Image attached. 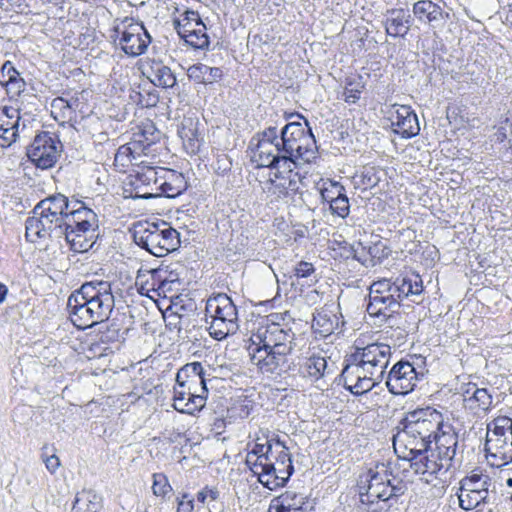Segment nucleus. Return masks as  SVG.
Returning <instances> with one entry per match:
<instances>
[{"instance_id": "14", "label": "nucleus", "mask_w": 512, "mask_h": 512, "mask_svg": "<svg viewBox=\"0 0 512 512\" xmlns=\"http://www.w3.org/2000/svg\"><path fill=\"white\" fill-rule=\"evenodd\" d=\"M295 163L269 169L268 179L263 182L262 189L269 196L277 200L295 195L300 188L301 176L295 170Z\"/></svg>"}, {"instance_id": "25", "label": "nucleus", "mask_w": 512, "mask_h": 512, "mask_svg": "<svg viewBox=\"0 0 512 512\" xmlns=\"http://www.w3.org/2000/svg\"><path fill=\"white\" fill-rule=\"evenodd\" d=\"M20 112L5 107L0 113V146L9 147L16 142L19 131Z\"/></svg>"}, {"instance_id": "24", "label": "nucleus", "mask_w": 512, "mask_h": 512, "mask_svg": "<svg viewBox=\"0 0 512 512\" xmlns=\"http://www.w3.org/2000/svg\"><path fill=\"white\" fill-rule=\"evenodd\" d=\"M199 119L192 116H184L178 125V135L188 153L196 154L201 146L202 136L199 132Z\"/></svg>"}, {"instance_id": "12", "label": "nucleus", "mask_w": 512, "mask_h": 512, "mask_svg": "<svg viewBox=\"0 0 512 512\" xmlns=\"http://www.w3.org/2000/svg\"><path fill=\"white\" fill-rule=\"evenodd\" d=\"M134 242L156 257H162L179 245V233L166 223L139 224L133 233Z\"/></svg>"}, {"instance_id": "43", "label": "nucleus", "mask_w": 512, "mask_h": 512, "mask_svg": "<svg viewBox=\"0 0 512 512\" xmlns=\"http://www.w3.org/2000/svg\"><path fill=\"white\" fill-rule=\"evenodd\" d=\"M201 27L193 30H183L185 36V42L195 49H207L209 46V37L206 33V26L200 25Z\"/></svg>"}, {"instance_id": "4", "label": "nucleus", "mask_w": 512, "mask_h": 512, "mask_svg": "<svg viewBox=\"0 0 512 512\" xmlns=\"http://www.w3.org/2000/svg\"><path fill=\"white\" fill-rule=\"evenodd\" d=\"M114 306L112 285L108 281L86 282L67 301L71 322L82 330L108 320Z\"/></svg>"}, {"instance_id": "16", "label": "nucleus", "mask_w": 512, "mask_h": 512, "mask_svg": "<svg viewBox=\"0 0 512 512\" xmlns=\"http://www.w3.org/2000/svg\"><path fill=\"white\" fill-rule=\"evenodd\" d=\"M62 148L61 142L50 132L37 134L28 148L29 159L41 169H49L55 165Z\"/></svg>"}, {"instance_id": "45", "label": "nucleus", "mask_w": 512, "mask_h": 512, "mask_svg": "<svg viewBox=\"0 0 512 512\" xmlns=\"http://www.w3.org/2000/svg\"><path fill=\"white\" fill-rule=\"evenodd\" d=\"M346 191L345 187L339 182L330 181L328 185H324L321 189V198L323 202L328 204L336 200L340 195Z\"/></svg>"}, {"instance_id": "20", "label": "nucleus", "mask_w": 512, "mask_h": 512, "mask_svg": "<svg viewBox=\"0 0 512 512\" xmlns=\"http://www.w3.org/2000/svg\"><path fill=\"white\" fill-rule=\"evenodd\" d=\"M168 273V266L163 265L150 270L141 268L136 276L140 294L153 298V295L149 294L153 292L157 296H161L162 293H165L166 286L173 282L168 278Z\"/></svg>"}, {"instance_id": "11", "label": "nucleus", "mask_w": 512, "mask_h": 512, "mask_svg": "<svg viewBox=\"0 0 512 512\" xmlns=\"http://www.w3.org/2000/svg\"><path fill=\"white\" fill-rule=\"evenodd\" d=\"M512 419L495 418L487 425L486 458L491 466L502 467L512 462Z\"/></svg>"}, {"instance_id": "34", "label": "nucleus", "mask_w": 512, "mask_h": 512, "mask_svg": "<svg viewBox=\"0 0 512 512\" xmlns=\"http://www.w3.org/2000/svg\"><path fill=\"white\" fill-rule=\"evenodd\" d=\"M275 446L279 447L280 450L275 454L273 452V458L270 462L277 469L278 474L283 476L287 481L294 473V466L292 463V457L289 449L285 446L284 442L280 439L275 440Z\"/></svg>"}, {"instance_id": "39", "label": "nucleus", "mask_w": 512, "mask_h": 512, "mask_svg": "<svg viewBox=\"0 0 512 512\" xmlns=\"http://www.w3.org/2000/svg\"><path fill=\"white\" fill-rule=\"evenodd\" d=\"M70 207L71 203L69 202L68 198L60 193L48 196L47 198L37 203L35 206L37 211H41V213L49 210L59 215H66Z\"/></svg>"}, {"instance_id": "2", "label": "nucleus", "mask_w": 512, "mask_h": 512, "mask_svg": "<svg viewBox=\"0 0 512 512\" xmlns=\"http://www.w3.org/2000/svg\"><path fill=\"white\" fill-rule=\"evenodd\" d=\"M444 417L438 410L425 407L408 412L399 422L393 436V447L398 456L413 463L419 454L429 453L432 439L441 430Z\"/></svg>"}, {"instance_id": "57", "label": "nucleus", "mask_w": 512, "mask_h": 512, "mask_svg": "<svg viewBox=\"0 0 512 512\" xmlns=\"http://www.w3.org/2000/svg\"><path fill=\"white\" fill-rule=\"evenodd\" d=\"M184 21L185 22H189V25H191V22L194 21L195 24L197 26H200V25H203L204 23L202 22L198 12L196 11H192V10H187L185 12V18H184Z\"/></svg>"}, {"instance_id": "9", "label": "nucleus", "mask_w": 512, "mask_h": 512, "mask_svg": "<svg viewBox=\"0 0 512 512\" xmlns=\"http://www.w3.org/2000/svg\"><path fill=\"white\" fill-rule=\"evenodd\" d=\"M205 321L209 325L210 336L216 340H223L239 329L236 305L224 293H219L207 300Z\"/></svg>"}, {"instance_id": "31", "label": "nucleus", "mask_w": 512, "mask_h": 512, "mask_svg": "<svg viewBox=\"0 0 512 512\" xmlns=\"http://www.w3.org/2000/svg\"><path fill=\"white\" fill-rule=\"evenodd\" d=\"M304 131L305 128L302 123L290 122L287 123L279 133L280 147H282L284 155L289 158L290 163L293 162L298 140H300Z\"/></svg>"}, {"instance_id": "59", "label": "nucleus", "mask_w": 512, "mask_h": 512, "mask_svg": "<svg viewBox=\"0 0 512 512\" xmlns=\"http://www.w3.org/2000/svg\"><path fill=\"white\" fill-rule=\"evenodd\" d=\"M174 27L178 33V35L185 40V36L183 34V30H193L189 22L181 23L180 20H174Z\"/></svg>"}, {"instance_id": "55", "label": "nucleus", "mask_w": 512, "mask_h": 512, "mask_svg": "<svg viewBox=\"0 0 512 512\" xmlns=\"http://www.w3.org/2000/svg\"><path fill=\"white\" fill-rule=\"evenodd\" d=\"M386 247L381 242L374 244L369 247V254L372 258L381 259L382 257L388 256V252L385 251Z\"/></svg>"}, {"instance_id": "63", "label": "nucleus", "mask_w": 512, "mask_h": 512, "mask_svg": "<svg viewBox=\"0 0 512 512\" xmlns=\"http://www.w3.org/2000/svg\"><path fill=\"white\" fill-rule=\"evenodd\" d=\"M506 19L512 25V3L509 4V10L507 12Z\"/></svg>"}, {"instance_id": "35", "label": "nucleus", "mask_w": 512, "mask_h": 512, "mask_svg": "<svg viewBox=\"0 0 512 512\" xmlns=\"http://www.w3.org/2000/svg\"><path fill=\"white\" fill-rule=\"evenodd\" d=\"M101 497L91 489H83L75 496L71 512H98Z\"/></svg>"}, {"instance_id": "27", "label": "nucleus", "mask_w": 512, "mask_h": 512, "mask_svg": "<svg viewBox=\"0 0 512 512\" xmlns=\"http://www.w3.org/2000/svg\"><path fill=\"white\" fill-rule=\"evenodd\" d=\"M250 471L257 477L258 482L263 487L271 491L284 487L288 482L283 476L278 474L277 469L270 460L264 463H254Z\"/></svg>"}, {"instance_id": "22", "label": "nucleus", "mask_w": 512, "mask_h": 512, "mask_svg": "<svg viewBox=\"0 0 512 512\" xmlns=\"http://www.w3.org/2000/svg\"><path fill=\"white\" fill-rule=\"evenodd\" d=\"M312 509L306 496L286 491L271 500L268 512H310Z\"/></svg>"}, {"instance_id": "13", "label": "nucleus", "mask_w": 512, "mask_h": 512, "mask_svg": "<svg viewBox=\"0 0 512 512\" xmlns=\"http://www.w3.org/2000/svg\"><path fill=\"white\" fill-rule=\"evenodd\" d=\"M251 145H254L253 161L259 167L272 168L285 166L290 163L288 157L284 155L279 133L276 127L270 126L261 132H258L251 140Z\"/></svg>"}, {"instance_id": "10", "label": "nucleus", "mask_w": 512, "mask_h": 512, "mask_svg": "<svg viewBox=\"0 0 512 512\" xmlns=\"http://www.w3.org/2000/svg\"><path fill=\"white\" fill-rule=\"evenodd\" d=\"M400 294L398 286L389 279L372 283L369 291L367 313L374 318V324L381 326L388 323L392 326L394 314L400 309Z\"/></svg>"}, {"instance_id": "60", "label": "nucleus", "mask_w": 512, "mask_h": 512, "mask_svg": "<svg viewBox=\"0 0 512 512\" xmlns=\"http://www.w3.org/2000/svg\"><path fill=\"white\" fill-rule=\"evenodd\" d=\"M119 332H120V329L117 328V325L113 323L107 330V334L111 333L112 335L111 336L107 335L106 337L111 340H118V338L120 336Z\"/></svg>"}, {"instance_id": "18", "label": "nucleus", "mask_w": 512, "mask_h": 512, "mask_svg": "<svg viewBox=\"0 0 512 512\" xmlns=\"http://www.w3.org/2000/svg\"><path fill=\"white\" fill-rule=\"evenodd\" d=\"M418 373L409 361H399L387 375L388 390L395 395H406L414 390L418 381Z\"/></svg>"}, {"instance_id": "54", "label": "nucleus", "mask_w": 512, "mask_h": 512, "mask_svg": "<svg viewBox=\"0 0 512 512\" xmlns=\"http://www.w3.org/2000/svg\"><path fill=\"white\" fill-rule=\"evenodd\" d=\"M294 271L298 278H307L314 273L315 269L311 263L301 261L296 265Z\"/></svg>"}, {"instance_id": "1", "label": "nucleus", "mask_w": 512, "mask_h": 512, "mask_svg": "<svg viewBox=\"0 0 512 512\" xmlns=\"http://www.w3.org/2000/svg\"><path fill=\"white\" fill-rule=\"evenodd\" d=\"M296 341L292 328L267 318L250 336L248 351L263 374L281 375L289 368L287 357L293 353Z\"/></svg>"}, {"instance_id": "37", "label": "nucleus", "mask_w": 512, "mask_h": 512, "mask_svg": "<svg viewBox=\"0 0 512 512\" xmlns=\"http://www.w3.org/2000/svg\"><path fill=\"white\" fill-rule=\"evenodd\" d=\"M296 148L293 156V163L295 164L297 160L310 162L315 157L316 141L310 129L304 131Z\"/></svg>"}, {"instance_id": "42", "label": "nucleus", "mask_w": 512, "mask_h": 512, "mask_svg": "<svg viewBox=\"0 0 512 512\" xmlns=\"http://www.w3.org/2000/svg\"><path fill=\"white\" fill-rule=\"evenodd\" d=\"M398 286L401 300L410 295H420L423 291L422 280L419 275L397 278L394 282Z\"/></svg>"}, {"instance_id": "5", "label": "nucleus", "mask_w": 512, "mask_h": 512, "mask_svg": "<svg viewBox=\"0 0 512 512\" xmlns=\"http://www.w3.org/2000/svg\"><path fill=\"white\" fill-rule=\"evenodd\" d=\"M32 216L25 222V236L30 242H38L40 239H50L59 241L64 239L70 245V249L76 253H83L89 250V245L85 240L73 234V231H67L66 215H59L46 210L43 213L33 208Z\"/></svg>"}, {"instance_id": "3", "label": "nucleus", "mask_w": 512, "mask_h": 512, "mask_svg": "<svg viewBox=\"0 0 512 512\" xmlns=\"http://www.w3.org/2000/svg\"><path fill=\"white\" fill-rule=\"evenodd\" d=\"M391 355L390 345L382 342L357 347L341 373L344 387L354 395L372 390L384 379Z\"/></svg>"}, {"instance_id": "48", "label": "nucleus", "mask_w": 512, "mask_h": 512, "mask_svg": "<svg viewBox=\"0 0 512 512\" xmlns=\"http://www.w3.org/2000/svg\"><path fill=\"white\" fill-rule=\"evenodd\" d=\"M220 498V491L216 486H204L196 494V500L201 504L217 501Z\"/></svg>"}, {"instance_id": "49", "label": "nucleus", "mask_w": 512, "mask_h": 512, "mask_svg": "<svg viewBox=\"0 0 512 512\" xmlns=\"http://www.w3.org/2000/svg\"><path fill=\"white\" fill-rule=\"evenodd\" d=\"M2 86L6 88L7 93L11 97H17L25 90L26 83L24 79L20 77V74H18L11 80L6 81Z\"/></svg>"}, {"instance_id": "51", "label": "nucleus", "mask_w": 512, "mask_h": 512, "mask_svg": "<svg viewBox=\"0 0 512 512\" xmlns=\"http://www.w3.org/2000/svg\"><path fill=\"white\" fill-rule=\"evenodd\" d=\"M195 508L194 499L188 493H183L181 498L177 499L176 512H193Z\"/></svg>"}, {"instance_id": "7", "label": "nucleus", "mask_w": 512, "mask_h": 512, "mask_svg": "<svg viewBox=\"0 0 512 512\" xmlns=\"http://www.w3.org/2000/svg\"><path fill=\"white\" fill-rule=\"evenodd\" d=\"M457 497L463 510H491L497 504L498 492L496 481L482 470H474L459 482Z\"/></svg>"}, {"instance_id": "40", "label": "nucleus", "mask_w": 512, "mask_h": 512, "mask_svg": "<svg viewBox=\"0 0 512 512\" xmlns=\"http://www.w3.org/2000/svg\"><path fill=\"white\" fill-rule=\"evenodd\" d=\"M328 366L324 356L311 355L301 367L303 377H308L312 381L319 380L326 373Z\"/></svg>"}, {"instance_id": "6", "label": "nucleus", "mask_w": 512, "mask_h": 512, "mask_svg": "<svg viewBox=\"0 0 512 512\" xmlns=\"http://www.w3.org/2000/svg\"><path fill=\"white\" fill-rule=\"evenodd\" d=\"M433 440L436 445V453L419 454L418 461L413 463V470L416 474L436 475L443 471L446 473L455 465L461 464L458 454V434L454 427L448 423H442L441 430L435 434Z\"/></svg>"}, {"instance_id": "46", "label": "nucleus", "mask_w": 512, "mask_h": 512, "mask_svg": "<svg viewBox=\"0 0 512 512\" xmlns=\"http://www.w3.org/2000/svg\"><path fill=\"white\" fill-rule=\"evenodd\" d=\"M329 209L333 215L342 219H345L349 215L350 203L346 195V191L343 195H340L336 200L329 204Z\"/></svg>"}, {"instance_id": "61", "label": "nucleus", "mask_w": 512, "mask_h": 512, "mask_svg": "<svg viewBox=\"0 0 512 512\" xmlns=\"http://www.w3.org/2000/svg\"><path fill=\"white\" fill-rule=\"evenodd\" d=\"M9 5L12 7V9L15 12H23L24 8L27 6L24 3V0H14L13 4H9Z\"/></svg>"}, {"instance_id": "28", "label": "nucleus", "mask_w": 512, "mask_h": 512, "mask_svg": "<svg viewBox=\"0 0 512 512\" xmlns=\"http://www.w3.org/2000/svg\"><path fill=\"white\" fill-rule=\"evenodd\" d=\"M384 25L389 36L404 37L410 30L411 15L403 8L389 9L385 14Z\"/></svg>"}, {"instance_id": "58", "label": "nucleus", "mask_w": 512, "mask_h": 512, "mask_svg": "<svg viewBox=\"0 0 512 512\" xmlns=\"http://www.w3.org/2000/svg\"><path fill=\"white\" fill-rule=\"evenodd\" d=\"M176 384L177 385L175 387L179 388H185L187 384L188 386L192 385V382L188 376L186 374H182V369H180L176 374Z\"/></svg>"}, {"instance_id": "64", "label": "nucleus", "mask_w": 512, "mask_h": 512, "mask_svg": "<svg viewBox=\"0 0 512 512\" xmlns=\"http://www.w3.org/2000/svg\"><path fill=\"white\" fill-rule=\"evenodd\" d=\"M506 485H507L508 487L512 488V477H510V478H508V479L506 480Z\"/></svg>"}, {"instance_id": "62", "label": "nucleus", "mask_w": 512, "mask_h": 512, "mask_svg": "<svg viewBox=\"0 0 512 512\" xmlns=\"http://www.w3.org/2000/svg\"><path fill=\"white\" fill-rule=\"evenodd\" d=\"M8 295V288L5 284L0 282V305L4 303Z\"/></svg>"}, {"instance_id": "56", "label": "nucleus", "mask_w": 512, "mask_h": 512, "mask_svg": "<svg viewBox=\"0 0 512 512\" xmlns=\"http://www.w3.org/2000/svg\"><path fill=\"white\" fill-rule=\"evenodd\" d=\"M44 462H45L46 468L51 473H54L60 465L59 458L56 455H51V456L47 457L44 460Z\"/></svg>"}, {"instance_id": "29", "label": "nucleus", "mask_w": 512, "mask_h": 512, "mask_svg": "<svg viewBox=\"0 0 512 512\" xmlns=\"http://www.w3.org/2000/svg\"><path fill=\"white\" fill-rule=\"evenodd\" d=\"M169 174V177H157V171L154 168H149L145 177L147 180H154L155 184L159 185L161 192L168 198H173L181 194L185 189V181L182 175L172 172L164 171Z\"/></svg>"}, {"instance_id": "53", "label": "nucleus", "mask_w": 512, "mask_h": 512, "mask_svg": "<svg viewBox=\"0 0 512 512\" xmlns=\"http://www.w3.org/2000/svg\"><path fill=\"white\" fill-rule=\"evenodd\" d=\"M77 102L78 100L77 99H70V100H66L62 97H58V98H55L52 102V107L53 108H58L60 110L63 111V115L65 116L66 115V110L67 111H71L74 106L77 105Z\"/></svg>"}, {"instance_id": "19", "label": "nucleus", "mask_w": 512, "mask_h": 512, "mask_svg": "<svg viewBox=\"0 0 512 512\" xmlns=\"http://www.w3.org/2000/svg\"><path fill=\"white\" fill-rule=\"evenodd\" d=\"M114 33L120 34L119 45L130 56L143 54L151 42V37L142 24L130 22L123 30L115 28Z\"/></svg>"}, {"instance_id": "44", "label": "nucleus", "mask_w": 512, "mask_h": 512, "mask_svg": "<svg viewBox=\"0 0 512 512\" xmlns=\"http://www.w3.org/2000/svg\"><path fill=\"white\" fill-rule=\"evenodd\" d=\"M182 374H186L192 384H200L203 393H208L204 377V368L199 362L188 363L182 368Z\"/></svg>"}, {"instance_id": "41", "label": "nucleus", "mask_w": 512, "mask_h": 512, "mask_svg": "<svg viewBox=\"0 0 512 512\" xmlns=\"http://www.w3.org/2000/svg\"><path fill=\"white\" fill-rule=\"evenodd\" d=\"M151 82L158 87L171 88L176 84V77L168 66L156 63L151 67Z\"/></svg>"}, {"instance_id": "32", "label": "nucleus", "mask_w": 512, "mask_h": 512, "mask_svg": "<svg viewBox=\"0 0 512 512\" xmlns=\"http://www.w3.org/2000/svg\"><path fill=\"white\" fill-rule=\"evenodd\" d=\"M492 395L486 388H478L470 385L464 392V402L470 410L476 412H488L492 406Z\"/></svg>"}, {"instance_id": "26", "label": "nucleus", "mask_w": 512, "mask_h": 512, "mask_svg": "<svg viewBox=\"0 0 512 512\" xmlns=\"http://www.w3.org/2000/svg\"><path fill=\"white\" fill-rule=\"evenodd\" d=\"M341 318L338 312L322 308L314 314L312 328L321 337H328L338 330L341 332V326L344 324Z\"/></svg>"}, {"instance_id": "23", "label": "nucleus", "mask_w": 512, "mask_h": 512, "mask_svg": "<svg viewBox=\"0 0 512 512\" xmlns=\"http://www.w3.org/2000/svg\"><path fill=\"white\" fill-rule=\"evenodd\" d=\"M207 394L203 391L199 394L192 392L191 386H188L187 391L185 388L174 387L173 407L178 412L193 414L204 408Z\"/></svg>"}, {"instance_id": "33", "label": "nucleus", "mask_w": 512, "mask_h": 512, "mask_svg": "<svg viewBox=\"0 0 512 512\" xmlns=\"http://www.w3.org/2000/svg\"><path fill=\"white\" fill-rule=\"evenodd\" d=\"M383 171L375 166H364L352 177V183L355 189L361 191L370 190L381 181Z\"/></svg>"}, {"instance_id": "30", "label": "nucleus", "mask_w": 512, "mask_h": 512, "mask_svg": "<svg viewBox=\"0 0 512 512\" xmlns=\"http://www.w3.org/2000/svg\"><path fill=\"white\" fill-rule=\"evenodd\" d=\"M413 14L420 22L434 26L436 23L449 18V13L431 0H419L413 5Z\"/></svg>"}, {"instance_id": "8", "label": "nucleus", "mask_w": 512, "mask_h": 512, "mask_svg": "<svg viewBox=\"0 0 512 512\" xmlns=\"http://www.w3.org/2000/svg\"><path fill=\"white\" fill-rule=\"evenodd\" d=\"M360 502L371 505L378 501H388L405 493L406 486L384 465H377L361 475L357 484Z\"/></svg>"}, {"instance_id": "36", "label": "nucleus", "mask_w": 512, "mask_h": 512, "mask_svg": "<svg viewBox=\"0 0 512 512\" xmlns=\"http://www.w3.org/2000/svg\"><path fill=\"white\" fill-rule=\"evenodd\" d=\"M222 75L223 72L220 68L209 67L202 63L192 65L188 69L189 78L202 84H211L220 79Z\"/></svg>"}, {"instance_id": "15", "label": "nucleus", "mask_w": 512, "mask_h": 512, "mask_svg": "<svg viewBox=\"0 0 512 512\" xmlns=\"http://www.w3.org/2000/svg\"><path fill=\"white\" fill-rule=\"evenodd\" d=\"M67 231H73V234L80 239H84L91 249L94 242L91 238L98 228L97 214L90 208L84 206L80 201H76L66 214Z\"/></svg>"}, {"instance_id": "50", "label": "nucleus", "mask_w": 512, "mask_h": 512, "mask_svg": "<svg viewBox=\"0 0 512 512\" xmlns=\"http://www.w3.org/2000/svg\"><path fill=\"white\" fill-rule=\"evenodd\" d=\"M362 88L363 85L360 82L355 85L352 82H348L343 92L344 100L348 103H355L360 99Z\"/></svg>"}, {"instance_id": "17", "label": "nucleus", "mask_w": 512, "mask_h": 512, "mask_svg": "<svg viewBox=\"0 0 512 512\" xmlns=\"http://www.w3.org/2000/svg\"><path fill=\"white\" fill-rule=\"evenodd\" d=\"M160 138V132L153 123H148L133 134L132 140L121 146L116 155V162H123L127 159L129 162L136 160L141 154H147L151 145L155 144Z\"/></svg>"}, {"instance_id": "21", "label": "nucleus", "mask_w": 512, "mask_h": 512, "mask_svg": "<svg viewBox=\"0 0 512 512\" xmlns=\"http://www.w3.org/2000/svg\"><path fill=\"white\" fill-rule=\"evenodd\" d=\"M394 132L403 138H411L420 131L417 115L406 105H393L389 112Z\"/></svg>"}, {"instance_id": "38", "label": "nucleus", "mask_w": 512, "mask_h": 512, "mask_svg": "<svg viewBox=\"0 0 512 512\" xmlns=\"http://www.w3.org/2000/svg\"><path fill=\"white\" fill-rule=\"evenodd\" d=\"M276 439H268L265 443H255L246 457V465L251 469L255 463H264L273 458V447Z\"/></svg>"}, {"instance_id": "47", "label": "nucleus", "mask_w": 512, "mask_h": 512, "mask_svg": "<svg viewBox=\"0 0 512 512\" xmlns=\"http://www.w3.org/2000/svg\"><path fill=\"white\" fill-rule=\"evenodd\" d=\"M152 490L154 495L161 497L166 496L172 490L167 477L163 473L153 474Z\"/></svg>"}, {"instance_id": "52", "label": "nucleus", "mask_w": 512, "mask_h": 512, "mask_svg": "<svg viewBox=\"0 0 512 512\" xmlns=\"http://www.w3.org/2000/svg\"><path fill=\"white\" fill-rule=\"evenodd\" d=\"M19 72L15 69L10 61L4 62L0 70V84L6 83L11 80L14 76L18 75Z\"/></svg>"}]
</instances>
